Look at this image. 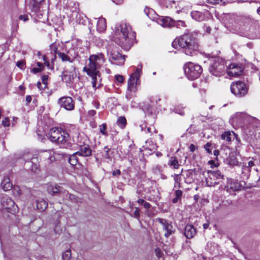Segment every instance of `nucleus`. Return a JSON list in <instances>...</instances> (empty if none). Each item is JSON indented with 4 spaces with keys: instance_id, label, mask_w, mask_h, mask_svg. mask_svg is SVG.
I'll use <instances>...</instances> for the list:
<instances>
[{
    "instance_id": "4d7b16f0",
    "label": "nucleus",
    "mask_w": 260,
    "mask_h": 260,
    "mask_svg": "<svg viewBox=\"0 0 260 260\" xmlns=\"http://www.w3.org/2000/svg\"><path fill=\"white\" fill-rule=\"evenodd\" d=\"M16 65L18 67L22 68L24 66V63L22 61H18L17 62Z\"/></svg>"
},
{
    "instance_id": "09e8293b",
    "label": "nucleus",
    "mask_w": 260,
    "mask_h": 260,
    "mask_svg": "<svg viewBox=\"0 0 260 260\" xmlns=\"http://www.w3.org/2000/svg\"><path fill=\"white\" fill-rule=\"evenodd\" d=\"M48 78V77L47 75H43L42 76V83L44 85V88H45L47 86V85L48 83H47Z\"/></svg>"
},
{
    "instance_id": "680f3d73",
    "label": "nucleus",
    "mask_w": 260,
    "mask_h": 260,
    "mask_svg": "<svg viewBox=\"0 0 260 260\" xmlns=\"http://www.w3.org/2000/svg\"><path fill=\"white\" fill-rule=\"evenodd\" d=\"M247 166L249 167L250 169L254 165V162L252 160L249 161L247 164H246Z\"/></svg>"
},
{
    "instance_id": "c85d7f7f",
    "label": "nucleus",
    "mask_w": 260,
    "mask_h": 260,
    "mask_svg": "<svg viewBox=\"0 0 260 260\" xmlns=\"http://www.w3.org/2000/svg\"><path fill=\"white\" fill-rule=\"evenodd\" d=\"M48 204L47 202L43 199L39 200L37 202V208L41 211L45 210Z\"/></svg>"
},
{
    "instance_id": "a18cd8bd",
    "label": "nucleus",
    "mask_w": 260,
    "mask_h": 260,
    "mask_svg": "<svg viewBox=\"0 0 260 260\" xmlns=\"http://www.w3.org/2000/svg\"><path fill=\"white\" fill-rule=\"evenodd\" d=\"M50 49L52 52H53L55 54H57V47L56 45L54 43L52 44L50 46Z\"/></svg>"
},
{
    "instance_id": "412c9836",
    "label": "nucleus",
    "mask_w": 260,
    "mask_h": 260,
    "mask_svg": "<svg viewBox=\"0 0 260 260\" xmlns=\"http://www.w3.org/2000/svg\"><path fill=\"white\" fill-rule=\"evenodd\" d=\"M76 154L81 156H89L91 154V150L88 145H84L81 146L79 150L76 152Z\"/></svg>"
},
{
    "instance_id": "49530a36",
    "label": "nucleus",
    "mask_w": 260,
    "mask_h": 260,
    "mask_svg": "<svg viewBox=\"0 0 260 260\" xmlns=\"http://www.w3.org/2000/svg\"><path fill=\"white\" fill-rule=\"evenodd\" d=\"M43 59L44 61V64L49 69H53V67H51L49 61L47 60V57L46 55H43Z\"/></svg>"
},
{
    "instance_id": "2eb2a0df",
    "label": "nucleus",
    "mask_w": 260,
    "mask_h": 260,
    "mask_svg": "<svg viewBox=\"0 0 260 260\" xmlns=\"http://www.w3.org/2000/svg\"><path fill=\"white\" fill-rule=\"evenodd\" d=\"M58 104L61 107L71 111L74 109V103L72 98L63 96L58 100Z\"/></svg>"
},
{
    "instance_id": "de8ad7c7",
    "label": "nucleus",
    "mask_w": 260,
    "mask_h": 260,
    "mask_svg": "<svg viewBox=\"0 0 260 260\" xmlns=\"http://www.w3.org/2000/svg\"><path fill=\"white\" fill-rule=\"evenodd\" d=\"M145 133H150V135H151V134L153 133H156V130L155 129V128L153 127V126H152V127H148L146 128V131L145 132Z\"/></svg>"
},
{
    "instance_id": "39448f33",
    "label": "nucleus",
    "mask_w": 260,
    "mask_h": 260,
    "mask_svg": "<svg viewBox=\"0 0 260 260\" xmlns=\"http://www.w3.org/2000/svg\"><path fill=\"white\" fill-rule=\"evenodd\" d=\"M50 140L58 144H64L69 140L70 136L64 130L61 128H52L48 135Z\"/></svg>"
},
{
    "instance_id": "aec40b11",
    "label": "nucleus",
    "mask_w": 260,
    "mask_h": 260,
    "mask_svg": "<svg viewBox=\"0 0 260 260\" xmlns=\"http://www.w3.org/2000/svg\"><path fill=\"white\" fill-rule=\"evenodd\" d=\"M145 14L152 20L155 21L157 23V20L161 17L158 16L156 12L151 8L146 7L144 10Z\"/></svg>"
},
{
    "instance_id": "79ce46f5",
    "label": "nucleus",
    "mask_w": 260,
    "mask_h": 260,
    "mask_svg": "<svg viewBox=\"0 0 260 260\" xmlns=\"http://www.w3.org/2000/svg\"><path fill=\"white\" fill-rule=\"evenodd\" d=\"M100 133L104 136H107L108 133L106 131L107 125L105 123H103L99 126Z\"/></svg>"
},
{
    "instance_id": "393cba45",
    "label": "nucleus",
    "mask_w": 260,
    "mask_h": 260,
    "mask_svg": "<svg viewBox=\"0 0 260 260\" xmlns=\"http://www.w3.org/2000/svg\"><path fill=\"white\" fill-rule=\"evenodd\" d=\"M44 0H31L29 4V8L35 12H37L39 9V5Z\"/></svg>"
},
{
    "instance_id": "0eeeda50",
    "label": "nucleus",
    "mask_w": 260,
    "mask_h": 260,
    "mask_svg": "<svg viewBox=\"0 0 260 260\" xmlns=\"http://www.w3.org/2000/svg\"><path fill=\"white\" fill-rule=\"evenodd\" d=\"M226 62L221 58H216L209 67L211 74L215 76L223 75L226 71Z\"/></svg>"
},
{
    "instance_id": "1a4fd4ad",
    "label": "nucleus",
    "mask_w": 260,
    "mask_h": 260,
    "mask_svg": "<svg viewBox=\"0 0 260 260\" xmlns=\"http://www.w3.org/2000/svg\"><path fill=\"white\" fill-rule=\"evenodd\" d=\"M204 176L208 186H213L218 184L223 178L219 171L208 170L204 173Z\"/></svg>"
},
{
    "instance_id": "7c9ffc66",
    "label": "nucleus",
    "mask_w": 260,
    "mask_h": 260,
    "mask_svg": "<svg viewBox=\"0 0 260 260\" xmlns=\"http://www.w3.org/2000/svg\"><path fill=\"white\" fill-rule=\"evenodd\" d=\"M78 154L76 152L72 155L69 158V162L72 166H76L79 162Z\"/></svg>"
},
{
    "instance_id": "052dcab7",
    "label": "nucleus",
    "mask_w": 260,
    "mask_h": 260,
    "mask_svg": "<svg viewBox=\"0 0 260 260\" xmlns=\"http://www.w3.org/2000/svg\"><path fill=\"white\" fill-rule=\"evenodd\" d=\"M121 174V172L119 170H116L115 171H113L112 172V174L113 176L120 175Z\"/></svg>"
},
{
    "instance_id": "5fc2aeb1",
    "label": "nucleus",
    "mask_w": 260,
    "mask_h": 260,
    "mask_svg": "<svg viewBox=\"0 0 260 260\" xmlns=\"http://www.w3.org/2000/svg\"><path fill=\"white\" fill-rule=\"evenodd\" d=\"M134 217L135 218L138 219L140 217V214H139V209L138 208H136L135 211L134 213Z\"/></svg>"
},
{
    "instance_id": "6e6d98bb",
    "label": "nucleus",
    "mask_w": 260,
    "mask_h": 260,
    "mask_svg": "<svg viewBox=\"0 0 260 260\" xmlns=\"http://www.w3.org/2000/svg\"><path fill=\"white\" fill-rule=\"evenodd\" d=\"M42 68H34L31 70V72H32L34 74H36L39 72H41L42 71Z\"/></svg>"
},
{
    "instance_id": "c756f323",
    "label": "nucleus",
    "mask_w": 260,
    "mask_h": 260,
    "mask_svg": "<svg viewBox=\"0 0 260 260\" xmlns=\"http://www.w3.org/2000/svg\"><path fill=\"white\" fill-rule=\"evenodd\" d=\"M226 187L232 189L233 191L238 190L239 189L240 186L239 183L236 181L232 180L228 184Z\"/></svg>"
},
{
    "instance_id": "c03bdc74",
    "label": "nucleus",
    "mask_w": 260,
    "mask_h": 260,
    "mask_svg": "<svg viewBox=\"0 0 260 260\" xmlns=\"http://www.w3.org/2000/svg\"><path fill=\"white\" fill-rule=\"evenodd\" d=\"M174 111L176 113L179 114L181 115H183L184 114V109L182 107L178 106L174 108Z\"/></svg>"
},
{
    "instance_id": "69168bd1",
    "label": "nucleus",
    "mask_w": 260,
    "mask_h": 260,
    "mask_svg": "<svg viewBox=\"0 0 260 260\" xmlns=\"http://www.w3.org/2000/svg\"><path fill=\"white\" fill-rule=\"evenodd\" d=\"M88 113L89 116H93L95 114L96 112L93 110H91L89 111Z\"/></svg>"
},
{
    "instance_id": "f03ea898",
    "label": "nucleus",
    "mask_w": 260,
    "mask_h": 260,
    "mask_svg": "<svg viewBox=\"0 0 260 260\" xmlns=\"http://www.w3.org/2000/svg\"><path fill=\"white\" fill-rule=\"evenodd\" d=\"M89 63L84 67L83 71L91 78L92 87L96 88L98 77H100L99 69L106 61L104 55L102 53H98L90 55Z\"/></svg>"
},
{
    "instance_id": "b1692460",
    "label": "nucleus",
    "mask_w": 260,
    "mask_h": 260,
    "mask_svg": "<svg viewBox=\"0 0 260 260\" xmlns=\"http://www.w3.org/2000/svg\"><path fill=\"white\" fill-rule=\"evenodd\" d=\"M1 186L5 191H7L12 188V184L11 182L10 179L8 177H5L4 178L1 183Z\"/></svg>"
},
{
    "instance_id": "2f4dec72",
    "label": "nucleus",
    "mask_w": 260,
    "mask_h": 260,
    "mask_svg": "<svg viewBox=\"0 0 260 260\" xmlns=\"http://www.w3.org/2000/svg\"><path fill=\"white\" fill-rule=\"evenodd\" d=\"M116 123L121 128H124L126 124V119L125 117L124 116L118 117Z\"/></svg>"
},
{
    "instance_id": "f704fd0d",
    "label": "nucleus",
    "mask_w": 260,
    "mask_h": 260,
    "mask_svg": "<svg viewBox=\"0 0 260 260\" xmlns=\"http://www.w3.org/2000/svg\"><path fill=\"white\" fill-rule=\"evenodd\" d=\"M28 164H31V170L34 172H37V171L39 169V165L38 164L37 162V159L35 158H32V160L31 162H29Z\"/></svg>"
},
{
    "instance_id": "f257e3e1",
    "label": "nucleus",
    "mask_w": 260,
    "mask_h": 260,
    "mask_svg": "<svg viewBox=\"0 0 260 260\" xmlns=\"http://www.w3.org/2000/svg\"><path fill=\"white\" fill-rule=\"evenodd\" d=\"M136 38L131 26L125 23H121L115 28L114 35V41L124 49L131 47Z\"/></svg>"
},
{
    "instance_id": "0e129e2a",
    "label": "nucleus",
    "mask_w": 260,
    "mask_h": 260,
    "mask_svg": "<svg viewBox=\"0 0 260 260\" xmlns=\"http://www.w3.org/2000/svg\"><path fill=\"white\" fill-rule=\"evenodd\" d=\"M143 206H144V207L146 209H148L151 206L150 204L146 201L144 202V203L143 204Z\"/></svg>"
},
{
    "instance_id": "6e6552de",
    "label": "nucleus",
    "mask_w": 260,
    "mask_h": 260,
    "mask_svg": "<svg viewBox=\"0 0 260 260\" xmlns=\"http://www.w3.org/2000/svg\"><path fill=\"white\" fill-rule=\"evenodd\" d=\"M184 73L187 78L193 80L198 78L202 72V68L198 64L188 62L184 67Z\"/></svg>"
},
{
    "instance_id": "864d4df0",
    "label": "nucleus",
    "mask_w": 260,
    "mask_h": 260,
    "mask_svg": "<svg viewBox=\"0 0 260 260\" xmlns=\"http://www.w3.org/2000/svg\"><path fill=\"white\" fill-rule=\"evenodd\" d=\"M20 20L25 22L28 20V16L27 15H21L19 17Z\"/></svg>"
},
{
    "instance_id": "9b49d317",
    "label": "nucleus",
    "mask_w": 260,
    "mask_h": 260,
    "mask_svg": "<svg viewBox=\"0 0 260 260\" xmlns=\"http://www.w3.org/2000/svg\"><path fill=\"white\" fill-rule=\"evenodd\" d=\"M231 91L236 96L242 97L247 94L248 87L244 82L237 81L232 83Z\"/></svg>"
},
{
    "instance_id": "58836bf2",
    "label": "nucleus",
    "mask_w": 260,
    "mask_h": 260,
    "mask_svg": "<svg viewBox=\"0 0 260 260\" xmlns=\"http://www.w3.org/2000/svg\"><path fill=\"white\" fill-rule=\"evenodd\" d=\"M105 151V157L107 159H111L113 155V152L108 147L104 148Z\"/></svg>"
},
{
    "instance_id": "4be33fe9",
    "label": "nucleus",
    "mask_w": 260,
    "mask_h": 260,
    "mask_svg": "<svg viewBox=\"0 0 260 260\" xmlns=\"http://www.w3.org/2000/svg\"><path fill=\"white\" fill-rule=\"evenodd\" d=\"M196 233V231L193 225L187 224L184 230V235L188 239L192 238Z\"/></svg>"
},
{
    "instance_id": "37998d69",
    "label": "nucleus",
    "mask_w": 260,
    "mask_h": 260,
    "mask_svg": "<svg viewBox=\"0 0 260 260\" xmlns=\"http://www.w3.org/2000/svg\"><path fill=\"white\" fill-rule=\"evenodd\" d=\"M153 104L151 105L146 104L143 106V110L145 111H147V112L151 113L153 111Z\"/></svg>"
},
{
    "instance_id": "7ed1b4c3",
    "label": "nucleus",
    "mask_w": 260,
    "mask_h": 260,
    "mask_svg": "<svg viewBox=\"0 0 260 260\" xmlns=\"http://www.w3.org/2000/svg\"><path fill=\"white\" fill-rule=\"evenodd\" d=\"M172 45L177 49H183L185 54L189 56L195 55L199 48L196 40L189 34H185L176 38L172 42Z\"/></svg>"
},
{
    "instance_id": "5701e85b",
    "label": "nucleus",
    "mask_w": 260,
    "mask_h": 260,
    "mask_svg": "<svg viewBox=\"0 0 260 260\" xmlns=\"http://www.w3.org/2000/svg\"><path fill=\"white\" fill-rule=\"evenodd\" d=\"M106 27V19L104 18H100L97 21V30L100 32H103Z\"/></svg>"
},
{
    "instance_id": "4468645a",
    "label": "nucleus",
    "mask_w": 260,
    "mask_h": 260,
    "mask_svg": "<svg viewBox=\"0 0 260 260\" xmlns=\"http://www.w3.org/2000/svg\"><path fill=\"white\" fill-rule=\"evenodd\" d=\"M243 70L242 65L239 64L231 63L229 66H226L227 74L231 77L239 76L241 74Z\"/></svg>"
},
{
    "instance_id": "e433bc0d",
    "label": "nucleus",
    "mask_w": 260,
    "mask_h": 260,
    "mask_svg": "<svg viewBox=\"0 0 260 260\" xmlns=\"http://www.w3.org/2000/svg\"><path fill=\"white\" fill-rule=\"evenodd\" d=\"M231 134L230 132H225L222 134L221 137L222 139L230 142L231 141Z\"/></svg>"
},
{
    "instance_id": "6ab92c4d",
    "label": "nucleus",
    "mask_w": 260,
    "mask_h": 260,
    "mask_svg": "<svg viewBox=\"0 0 260 260\" xmlns=\"http://www.w3.org/2000/svg\"><path fill=\"white\" fill-rule=\"evenodd\" d=\"M157 23L164 27H170L175 25V22L169 17L164 18L161 16L157 20Z\"/></svg>"
},
{
    "instance_id": "8fccbe9b",
    "label": "nucleus",
    "mask_w": 260,
    "mask_h": 260,
    "mask_svg": "<svg viewBox=\"0 0 260 260\" xmlns=\"http://www.w3.org/2000/svg\"><path fill=\"white\" fill-rule=\"evenodd\" d=\"M211 146V144L210 143H207L206 145L204 146V148L207 151V152L209 154L211 153V150L210 149V147Z\"/></svg>"
},
{
    "instance_id": "bf43d9fd",
    "label": "nucleus",
    "mask_w": 260,
    "mask_h": 260,
    "mask_svg": "<svg viewBox=\"0 0 260 260\" xmlns=\"http://www.w3.org/2000/svg\"><path fill=\"white\" fill-rule=\"evenodd\" d=\"M189 150L191 152H194L197 149L196 146L193 144H191L189 146Z\"/></svg>"
},
{
    "instance_id": "20e7f679",
    "label": "nucleus",
    "mask_w": 260,
    "mask_h": 260,
    "mask_svg": "<svg viewBox=\"0 0 260 260\" xmlns=\"http://www.w3.org/2000/svg\"><path fill=\"white\" fill-rule=\"evenodd\" d=\"M50 140L58 144H64L69 140L70 136L64 130L61 128H52L48 135Z\"/></svg>"
},
{
    "instance_id": "13d9d810",
    "label": "nucleus",
    "mask_w": 260,
    "mask_h": 260,
    "mask_svg": "<svg viewBox=\"0 0 260 260\" xmlns=\"http://www.w3.org/2000/svg\"><path fill=\"white\" fill-rule=\"evenodd\" d=\"M176 25H177V27H179L180 26L184 27L185 26V22L182 21H179L177 22V24H176Z\"/></svg>"
},
{
    "instance_id": "a878e982",
    "label": "nucleus",
    "mask_w": 260,
    "mask_h": 260,
    "mask_svg": "<svg viewBox=\"0 0 260 260\" xmlns=\"http://www.w3.org/2000/svg\"><path fill=\"white\" fill-rule=\"evenodd\" d=\"M47 191L52 195H55L57 193H60L61 190L59 186L49 184L47 186Z\"/></svg>"
},
{
    "instance_id": "dca6fc26",
    "label": "nucleus",
    "mask_w": 260,
    "mask_h": 260,
    "mask_svg": "<svg viewBox=\"0 0 260 260\" xmlns=\"http://www.w3.org/2000/svg\"><path fill=\"white\" fill-rule=\"evenodd\" d=\"M3 207L8 210V212H15L17 206L15 202L8 196H4L2 200Z\"/></svg>"
},
{
    "instance_id": "f3484780",
    "label": "nucleus",
    "mask_w": 260,
    "mask_h": 260,
    "mask_svg": "<svg viewBox=\"0 0 260 260\" xmlns=\"http://www.w3.org/2000/svg\"><path fill=\"white\" fill-rule=\"evenodd\" d=\"M55 153L53 150H46L42 152L40 154V157L48 162H51L55 159Z\"/></svg>"
},
{
    "instance_id": "72a5a7b5",
    "label": "nucleus",
    "mask_w": 260,
    "mask_h": 260,
    "mask_svg": "<svg viewBox=\"0 0 260 260\" xmlns=\"http://www.w3.org/2000/svg\"><path fill=\"white\" fill-rule=\"evenodd\" d=\"M180 175H181V174H174V175L172 176V177L174 178V181H175V183H174V187L175 188H179L180 187V180H181L180 177Z\"/></svg>"
},
{
    "instance_id": "bb28decb",
    "label": "nucleus",
    "mask_w": 260,
    "mask_h": 260,
    "mask_svg": "<svg viewBox=\"0 0 260 260\" xmlns=\"http://www.w3.org/2000/svg\"><path fill=\"white\" fill-rule=\"evenodd\" d=\"M168 165L172 169H177L180 165L179 164L176 157L172 156L170 158Z\"/></svg>"
},
{
    "instance_id": "cd10ccee",
    "label": "nucleus",
    "mask_w": 260,
    "mask_h": 260,
    "mask_svg": "<svg viewBox=\"0 0 260 260\" xmlns=\"http://www.w3.org/2000/svg\"><path fill=\"white\" fill-rule=\"evenodd\" d=\"M192 18L197 21H202L205 19L204 15L201 12L195 11L191 13Z\"/></svg>"
},
{
    "instance_id": "a19ab883",
    "label": "nucleus",
    "mask_w": 260,
    "mask_h": 260,
    "mask_svg": "<svg viewBox=\"0 0 260 260\" xmlns=\"http://www.w3.org/2000/svg\"><path fill=\"white\" fill-rule=\"evenodd\" d=\"M31 12L34 13V14H32L33 16H34L37 19H40L42 18V17L43 15V13L42 11L40 10V7H39V10L37 11V12H35L32 11V10Z\"/></svg>"
},
{
    "instance_id": "603ef678",
    "label": "nucleus",
    "mask_w": 260,
    "mask_h": 260,
    "mask_svg": "<svg viewBox=\"0 0 260 260\" xmlns=\"http://www.w3.org/2000/svg\"><path fill=\"white\" fill-rule=\"evenodd\" d=\"M2 125L4 126H8L10 125L9 119L8 117L5 118L2 121Z\"/></svg>"
},
{
    "instance_id": "338daca9",
    "label": "nucleus",
    "mask_w": 260,
    "mask_h": 260,
    "mask_svg": "<svg viewBox=\"0 0 260 260\" xmlns=\"http://www.w3.org/2000/svg\"><path fill=\"white\" fill-rule=\"evenodd\" d=\"M112 1L117 5H119L122 3L123 0H112Z\"/></svg>"
},
{
    "instance_id": "774afa93",
    "label": "nucleus",
    "mask_w": 260,
    "mask_h": 260,
    "mask_svg": "<svg viewBox=\"0 0 260 260\" xmlns=\"http://www.w3.org/2000/svg\"><path fill=\"white\" fill-rule=\"evenodd\" d=\"M209 164L211 165V167L213 168L214 167H216L217 166L215 165V162L213 160H210L209 161Z\"/></svg>"
},
{
    "instance_id": "3c124183",
    "label": "nucleus",
    "mask_w": 260,
    "mask_h": 260,
    "mask_svg": "<svg viewBox=\"0 0 260 260\" xmlns=\"http://www.w3.org/2000/svg\"><path fill=\"white\" fill-rule=\"evenodd\" d=\"M115 79L117 82L122 83L124 81V77L122 75H117L115 76Z\"/></svg>"
},
{
    "instance_id": "a211bd4d",
    "label": "nucleus",
    "mask_w": 260,
    "mask_h": 260,
    "mask_svg": "<svg viewBox=\"0 0 260 260\" xmlns=\"http://www.w3.org/2000/svg\"><path fill=\"white\" fill-rule=\"evenodd\" d=\"M158 221L162 225L164 230L166 232L165 234V237H168L173 233V226L165 219L159 218Z\"/></svg>"
},
{
    "instance_id": "e2e57ef3",
    "label": "nucleus",
    "mask_w": 260,
    "mask_h": 260,
    "mask_svg": "<svg viewBox=\"0 0 260 260\" xmlns=\"http://www.w3.org/2000/svg\"><path fill=\"white\" fill-rule=\"evenodd\" d=\"M32 100L31 96L30 95H27L26 97V105L29 104Z\"/></svg>"
},
{
    "instance_id": "423d86ee",
    "label": "nucleus",
    "mask_w": 260,
    "mask_h": 260,
    "mask_svg": "<svg viewBox=\"0 0 260 260\" xmlns=\"http://www.w3.org/2000/svg\"><path fill=\"white\" fill-rule=\"evenodd\" d=\"M107 51L108 59L111 63L118 66L124 64L125 56L120 53L116 46L110 45L107 47Z\"/></svg>"
},
{
    "instance_id": "9d476101",
    "label": "nucleus",
    "mask_w": 260,
    "mask_h": 260,
    "mask_svg": "<svg viewBox=\"0 0 260 260\" xmlns=\"http://www.w3.org/2000/svg\"><path fill=\"white\" fill-rule=\"evenodd\" d=\"M141 72V69L137 68L136 71L130 76L127 82L128 91L136 92L138 90V87L140 84V77Z\"/></svg>"
},
{
    "instance_id": "f8f14e48",
    "label": "nucleus",
    "mask_w": 260,
    "mask_h": 260,
    "mask_svg": "<svg viewBox=\"0 0 260 260\" xmlns=\"http://www.w3.org/2000/svg\"><path fill=\"white\" fill-rule=\"evenodd\" d=\"M254 120L253 117H251L245 113L242 112L236 113L232 118L233 122L239 125L249 123Z\"/></svg>"
},
{
    "instance_id": "ddd939ff",
    "label": "nucleus",
    "mask_w": 260,
    "mask_h": 260,
    "mask_svg": "<svg viewBox=\"0 0 260 260\" xmlns=\"http://www.w3.org/2000/svg\"><path fill=\"white\" fill-rule=\"evenodd\" d=\"M76 76V68L72 64L67 67L62 73V80L67 83H72Z\"/></svg>"
},
{
    "instance_id": "ea45409f",
    "label": "nucleus",
    "mask_w": 260,
    "mask_h": 260,
    "mask_svg": "<svg viewBox=\"0 0 260 260\" xmlns=\"http://www.w3.org/2000/svg\"><path fill=\"white\" fill-rule=\"evenodd\" d=\"M63 260H70L71 257V251L70 250H67L64 251L62 254Z\"/></svg>"
},
{
    "instance_id": "473e14b6",
    "label": "nucleus",
    "mask_w": 260,
    "mask_h": 260,
    "mask_svg": "<svg viewBox=\"0 0 260 260\" xmlns=\"http://www.w3.org/2000/svg\"><path fill=\"white\" fill-rule=\"evenodd\" d=\"M57 55L62 61H69L72 62L73 59H71L70 57L64 53L58 52Z\"/></svg>"
},
{
    "instance_id": "4c0bfd02",
    "label": "nucleus",
    "mask_w": 260,
    "mask_h": 260,
    "mask_svg": "<svg viewBox=\"0 0 260 260\" xmlns=\"http://www.w3.org/2000/svg\"><path fill=\"white\" fill-rule=\"evenodd\" d=\"M182 195V191L180 190H177L175 191L176 197L174 198L172 200L173 203H176L178 202V200L181 198Z\"/></svg>"
},
{
    "instance_id": "c9c22d12",
    "label": "nucleus",
    "mask_w": 260,
    "mask_h": 260,
    "mask_svg": "<svg viewBox=\"0 0 260 260\" xmlns=\"http://www.w3.org/2000/svg\"><path fill=\"white\" fill-rule=\"evenodd\" d=\"M251 171V169L247 166L246 164L243 165L242 167V174L244 175L246 177H248Z\"/></svg>"
}]
</instances>
